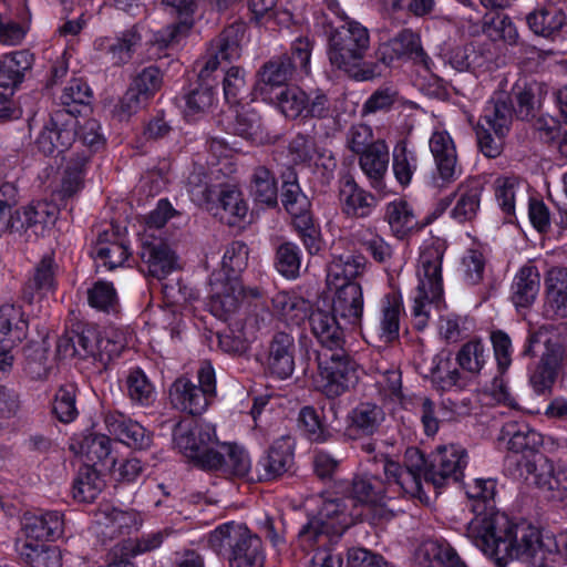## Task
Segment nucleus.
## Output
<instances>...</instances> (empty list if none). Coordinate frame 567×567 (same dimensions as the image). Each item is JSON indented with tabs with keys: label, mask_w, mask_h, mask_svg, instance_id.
Wrapping results in <instances>:
<instances>
[{
	"label": "nucleus",
	"mask_w": 567,
	"mask_h": 567,
	"mask_svg": "<svg viewBox=\"0 0 567 567\" xmlns=\"http://www.w3.org/2000/svg\"><path fill=\"white\" fill-rule=\"evenodd\" d=\"M381 463L385 482L372 474L357 476L352 483V495L347 496L373 523L389 520L393 516V511L385 505V498L395 494L421 497L422 492L420 468L424 464V456L417 449L406 450L404 467L391 458H384Z\"/></svg>",
	"instance_id": "nucleus-1"
},
{
	"label": "nucleus",
	"mask_w": 567,
	"mask_h": 567,
	"mask_svg": "<svg viewBox=\"0 0 567 567\" xmlns=\"http://www.w3.org/2000/svg\"><path fill=\"white\" fill-rule=\"evenodd\" d=\"M466 535L497 567L514 559H529L545 546L538 527L527 522L513 523L505 513L493 509L476 514Z\"/></svg>",
	"instance_id": "nucleus-2"
},
{
	"label": "nucleus",
	"mask_w": 567,
	"mask_h": 567,
	"mask_svg": "<svg viewBox=\"0 0 567 567\" xmlns=\"http://www.w3.org/2000/svg\"><path fill=\"white\" fill-rule=\"evenodd\" d=\"M444 254L445 245L440 239L424 241L421 246L416 266L417 286L411 306L413 324L417 330H423L427 326L431 311L439 310L443 303Z\"/></svg>",
	"instance_id": "nucleus-3"
},
{
	"label": "nucleus",
	"mask_w": 567,
	"mask_h": 567,
	"mask_svg": "<svg viewBox=\"0 0 567 567\" xmlns=\"http://www.w3.org/2000/svg\"><path fill=\"white\" fill-rule=\"evenodd\" d=\"M317 514L298 533V543L303 550H310L316 544L323 545L326 537H340L363 516L362 511L353 505V499L332 494L316 497Z\"/></svg>",
	"instance_id": "nucleus-4"
},
{
	"label": "nucleus",
	"mask_w": 567,
	"mask_h": 567,
	"mask_svg": "<svg viewBox=\"0 0 567 567\" xmlns=\"http://www.w3.org/2000/svg\"><path fill=\"white\" fill-rule=\"evenodd\" d=\"M343 24L331 34L328 55L330 63L357 81L373 78V70L364 63L370 47L368 29L342 13Z\"/></svg>",
	"instance_id": "nucleus-5"
},
{
	"label": "nucleus",
	"mask_w": 567,
	"mask_h": 567,
	"mask_svg": "<svg viewBox=\"0 0 567 567\" xmlns=\"http://www.w3.org/2000/svg\"><path fill=\"white\" fill-rule=\"evenodd\" d=\"M248 248L244 243L234 241L227 246L221 259V272L210 281L212 293L208 302L213 316L229 320L244 297L239 274L246 268Z\"/></svg>",
	"instance_id": "nucleus-6"
},
{
	"label": "nucleus",
	"mask_w": 567,
	"mask_h": 567,
	"mask_svg": "<svg viewBox=\"0 0 567 567\" xmlns=\"http://www.w3.org/2000/svg\"><path fill=\"white\" fill-rule=\"evenodd\" d=\"M207 544L216 554L228 557L229 567H264L261 539L243 524L219 525L207 535Z\"/></svg>",
	"instance_id": "nucleus-7"
},
{
	"label": "nucleus",
	"mask_w": 567,
	"mask_h": 567,
	"mask_svg": "<svg viewBox=\"0 0 567 567\" xmlns=\"http://www.w3.org/2000/svg\"><path fill=\"white\" fill-rule=\"evenodd\" d=\"M561 333L550 327L529 328V337L525 354L540 353L539 363L529 372V384L537 394L549 391L556 380L557 368L567 350V328L565 337L560 339Z\"/></svg>",
	"instance_id": "nucleus-8"
},
{
	"label": "nucleus",
	"mask_w": 567,
	"mask_h": 567,
	"mask_svg": "<svg viewBox=\"0 0 567 567\" xmlns=\"http://www.w3.org/2000/svg\"><path fill=\"white\" fill-rule=\"evenodd\" d=\"M312 44L308 38L297 39L291 48V56L270 59L257 73L254 93L265 102H274V91L291 80L295 71L309 73Z\"/></svg>",
	"instance_id": "nucleus-9"
},
{
	"label": "nucleus",
	"mask_w": 567,
	"mask_h": 567,
	"mask_svg": "<svg viewBox=\"0 0 567 567\" xmlns=\"http://www.w3.org/2000/svg\"><path fill=\"white\" fill-rule=\"evenodd\" d=\"M127 346L124 333L117 329H110L103 334L95 327H86L75 339H61L58 350L64 357L78 355L80 358H92L93 362H99L106 367L112 360L120 357Z\"/></svg>",
	"instance_id": "nucleus-10"
},
{
	"label": "nucleus",
	"mask_w": 567,
	"mask_h": 567,
	"mask_svg": "<svg viewBox=\"0 0 567 567\" xmlns=\"http://www.w3.org/2000/svg\"><path fill=\"white\" fill-rule=\"evenodd\" d=\"M358 380V364L343 349L331 352L319 351L316 383L318 389L327 396L341 395L353 388Z\"/></svg>",
	"instance_id": "nucleus-11"
},
{
	"label": "nucleus",
	"mask_w": 567,
	"mask_h": 567,
	"mask_svg": "<svg viewBox=\"0 0 567 567\" xmlns=\"http://www.w3.org/2000/svg\"><path fill=\"white\" fill-rule=\"evenodd\" d=\"M468 456L464 447L457 444H449L437 447L433 454L431 463H426L420 468V482L423 487L422 478L426 485L434 488H441L450 481H458L467 465ZM424 492H421L420 499H423Z\"/></svg>",
	"instance_id": "nucleus-12"
},
{
	"label": "nucleus",
	"mask_w": 567,
	"mask_h": 567,
	"mask_svg": "<svg viewBox=\"0 0 567 567\" xmlns=\"http://www.w3.org/2000/svg\"><path fill=\"white\" fill-rule=\"evenodd\" d=\"M215 439V426L196 420H183L173 431L175 447L203 470L204 461L208 460L214 450Z\"/></svg>",
	"instance_id": "nucleus-13"
},
{
	"label": "nucleus",
	"mask_w": 567,
	"mask_h": 567,
	"mask_svg": "<svg viewBox=\"0 0 567 567\" xmlns=\"http://www.w3.org/2000/svg\"><path fill=\"white\" fill-rule=\"evenodd\" d=\"M79 122L72 110L55 111L35 140L39 152L45 156H59L75 141Z\"/></svg>",
	"instance_id": "nucleus-14"
},
{
	"label": "nucleus",
	"mask_w": 567,
	"mask_h": 567,
	"mask_svg": "<svg viewBox=\"0 0 567 567\" xmlns=\"http://www.w3.org/2000/svg\"><path fill=\"white\" fill-rule=\"evenodd\" d=\"M429 148L436 168L435 184L444 187L455 182L462 175V167L458 164L455 142L441 124L433 127Z\"/></svg>",
	"instance_id": "nucleus-15"
},
{
	"label": "nucleus",
	"mask_w": 567,
	"mask_h": 567,
	"mask_svg": "<svg viewBox=\"0 0 567 567\" xmlns=\"http://www.w3.org/2000/svg\"><path fill=\"white\" fill-rule=\"evenodd\" d=\"M377 55L379 61L388 66L413 60L416 63H421L426 70H431V60L423 51L420 37L408 29L381 42L378 47Z\"/></svg>",
	"instance_id": "nucleus-16"
},
{
	"label": "nucleus",
	"mask_w": 567,
	"mask_h": 567,
	"mask_svg": "<svg viewBox=\"0 0 567 567\" xmlns=\"http://www.w3.org/2000/svg\"><path fill=\"white\" fill-rule=\"evenodd\" d=\"M27 329L28 321L19 306L4 303L0 307V373L11 369V349L25 338Z\"/></svg>",
	"instance_id": "nucleus-17"
},
{
	"label": "nucleus",
	"mask_w": 567,
	"mask_h": 567,
	"mask_svg": "<svg viewBox=\"0 0 567 567\" xmlns=\"http://www.w3.org/2000/svg\"><path fill=\"white\" fill-rule=\"evenodd\" d=\"M289 151L296 163L308 165L324 181L332 176L337 167L332 152L318 146L310 137L303 135L296 136L289 144Z\"/></svg>",
	"instance_id": "nucleus-18"
},
{
	"label": "nucleus",
	"mask_w": 567,
	"mask_h": 567,
	"mask_svg": "<svg viewBox=\"0 0 567 567\" xmlns=\"http://www.w3.org/2000/svg\"><path fill=\"white\" fill-rule=\"evenodd\" d=\"M143 516L135 509H124L112 504L101 505L95 513L96 533L104 538H114L138 529Z\"/></svg>",
	"instance_id": "nucleus-19"
},
{
	"label": "nucleus",
	"mask_w": 567,
	"mask_h": 567,
	"mask_svg": "<svg viewBox=\"0 0 567 567\" xmlns=\"http://www.w3.org/2000/svg\"><path fill=\"white\" fill-rule=\"evenodd\" d=\"M21 534L24 540H56L64 534V517L58 511L27 512L21 517Z\"/></svg>",
	"instance_id": "nucleus-20"
},
{
	"label": "nucleus",
	"mask_w": 567,
	"mask_h": 567,
	"mask_svg": "<svg viewBox=\"0 0 567 567\" xmlns=\"http://www.w3.org/2000/svg\"><path fill=\"white\" fill-rule=\"evenodd\" d=\"M330 308L343 322L344 327L349 329L360 327L364 309L361 285L358 282L341 284L334 293Z\"/></svg>",
	"instance_id": "nucleus-21"
},
{
	"label": "nucleus",
	"mask_w": 567,
	"mask_h": 567,
	"mask_svg": "<svg viewBox=\"0 0 567 567\" xmlns=\"http://www.w3.org/2000/svg\"><path fill=\"white\" fill-rule=\"evenodd\" d=\"M311 330L318 341L321 343L320 351H336L343 349L344 343V327L343 322L329 309L317 307L309 316Z\"/></svg>",
	"instance_id": "nucleus-22"
},
{
	"label": "nucleus",
	"mask_w": 567,
	"mask_h": 567,
	"mask_svg": "<svg viewBox=\"0 0 567 567\" xmlns=\"http://www.w3.org/2000/svg\"><path fill=\"white\" fill-rule=\"evenodd\" d=\"M535 472V484L550 493V497L557 501L567 498V465L560 461L554 462L546 457H539L535 464L528 465V471Z\"/></svg>",
	"instance_id": "nucleus-23"
},
{
	"label": "nucleus",
	"mask_w": 567,
	"mask_h": 567,
	"mask_svg": "<svg viewBox=\"0 0 567 567\" xmlns=\"http://www.w3.org/2000/svg\"><path fill=\"white\" fill-rule=\"evenodd\" d=\"M167 535L165 530H156L141 538L116 544L111 550L110 561L104 567H135L131 558L159 548Z\"/></svg>",
	"instance_id": "nucleus-24"
},
{
	"label": "nucleus",
	"mask_w": 567,
	"mask_h": 567,
	"mask_svg": "<svg viewBox=\"0 0 567 567\" xmlns=\"http://www.w3.org/2000/svg\"><path fill=\"white\" fill-rule=\"evenodd\" d=\"M251 468L248 452L237 445L223 444L213 450L208 460L204 461V470L220 472L224 475L245 476Z\"/></svg>",
	"instance_id": "nucleus-25"
},
{
	"label": "nucleus",
	"mask_w": 567,
	"mask_h": 567,
	"mask_svg": "<svg viewBox=\"0 0 567 567\" xmlns=\"http://www.w3.org/2000/svg\"><path fill=\"white\" fill-rule=\"evenodd\" d=\"M198 0H165L169 8L171 14H176L179 22L169 25L154 34V42L159 48H167L178 42L182 37L192 28L194 19L193 14L197 7Z\"/></svg>",
	"instance_id": "nucleus-26"
},
{
	"label": "nucleus",
	"mask_w": 567,
	"mask_h": 567,
	"mask_svg": "<svg viewBox=\"0 0 567 567\" xmlns=\"http://www.w3.org/2000/svg\"><path fill=\"white\" fill-rule=\"evenodd\" d=\"M104 422L110 434L130 447L144 450L152 443L151 433L144 426L120 412L107 413Z\"/></svg>",
	"instance_id": "nucleus-27"
},
{
	"label": "nucleus",
	"mask_w": 567,
	"mask_h": 567,
	"mask_svg": "<svg viewBox=\"0 0 567 567\" xmlns=\"http://www.w3.org/2000/svg\"><path fill=\"white\" fill-rule=\"evenodd\" d=\"M258 324L255 317L237 318L229 322L228 330L218 334L220 349L230 354H244L256 339Z\"/></svg>",
	"instance_id": "nucleus-28"
},
{
	"label": "nucleus",
	"mask_w": 567,
	"mask_h": 567,
	"mask_svg": "<svg viewBox=\"0 0 567 567\" xmlns=\"http://www.w3.org/2000/svg\"><path fill=\"white\" fill-rule=\"evenodd\" d=\"M295 340L286 332L274 336L267 357L268 371L280 380L288 379L295 371Z\"/></svg>",
	"instance_id": "nucleus-29"
},
{
	"label": "nucleus",
	"mask_w": 567,
	"mask_h": 567,
	"mask_svg": "<svg viewBox=\"0 0 567 567\" xmlns=\"http://www.w3.org/2000/svg\"><path fill=\"white\" fill-rule=\"evenodd\" d=\"M72 443L71 449L83 456L89 462L100 464L102 467L109 470L114 468L117 464V456L115 446L117 443H113L111 439L105 434L89 433L82 437L78 443Z\"/></svg>",
	"instance_id": "nucleus-30"
},
{
	"label": "nucleus",
	"mask_w": 567,
	"mask_h": 567,
	"mask_svg": "<svg viewBox=\"0 0 567 567\" xmlns=\"http://www.w3.org/2000/svg\"><path fill=\"white\" fill-rule=\"evenodd\" d=\"M240 27L227 28L216 41L215 48L200 71L199 79L204 81L210 72L215 71L224 62L230 63L239 59L241 54Z\"/></svg>",
	"instance_id": "nucleus-31"
},
{
	"label": "nucleus",
	"mask_w": 567,
	"mask_h": 567,
	"mask_svg": "<svg viewBox=\"0 0 567 567\" xmlns=\"http://www.w3.org/2000/svg\"><path fill=\"white\" fill-rule=\"evenodd\" d=\"M529 30L543 38H555L566 22L564 10L553 2L537 6L526 16Z\"/></svg>",
	"instance_id": "nucleus-32"
},
{
	"label": "nucleus",
	"mask_w": 567,
	"mask_h": 567,
	"mask_svg": "<svg viewBox=\"0 0 567 567\" xmlns=\"http://www.w3.org/2000/svg\"><path fill=\"white\" fill-rule=\"evenodd\" d=\"M293 460V444L289 436H281L270 446L267 455L260 458V477L276 478L288 471Z\"/></svg>",
	"instance_id": "nucleus-33"
},
{
	"label": "nucleus",
	"mask_w": 567,
	"mask_h": 567,
	"mask_svg": "<svg viewBox=\"0 0 567 567\" xmlns=\"http://www.w3.org/2000/svg\"><path fill=\"white\" fill-rule=\"evenodd\" d=\"M498 441L506 442L515 453L536 452L544 444V436L524 422H508L501 431Z\"/></svg>",
	"instance_id": "nucleus-34"
},
{
	"label": "nucleus",
	"mask_w": 567,
	"mask_h": 567,
	"mask_svg": "<svg viewBox=\"0 0 567 567\" xmlns=\"http://www.w3.org/2000/svg\"><path fill=\"white\" fill-rule=\"evenodd\" d=\"M142 40L138 27H133L115 38H100L95 41V48L104 51L110 61L115 65L127 63L136 47Z\"/></svg>",
	"instance_id": "nucleus-35"
},
{
	"label": "nucleus",
	"mask_w": 567,
	"mask_h": 567,
	"mask_svg": "<svg viewBox=\"0 0 567 567\" xmlns=\"http://www.w3.org/2000/svg\"><path fill=\"white\" fill-rule=\"evenodd\" d=\"M209 398L200 388L184 378L177 379L169 390L173 406L189 414L203 413L208 405Z\"/></svg>",
	"instance_id": "nucleus-36"
},
{
	"label": "nucleus",
	"mask_w": 567,
	"mask_h": 567,
	"mask_svg": "<svg viewBox=\"0 0 567 567\" xmlns=\"http://www.w3.org/2000/svg\"><path fill=\"white\" fill-rule=\"evenodd\" d=\"M540 288V275L535 265L528 262L516 272L512 282V301L516 308H527L536 300Z\"/></svg>",
	"instance_id": "nucleus-37"
},
{
	"label": "nucleus",
	"mask_w": 567,
	"mask_h": 567,
	"mask_svg": "<svg viewBox=\"0 0 567 567\" xmlns=\"http://www.w3.org/2000/svg\"><path fill=\"white\" fill-rule=\"evenodd\" d=\"M483 185L475 179L462 183L455 192L454 206L451 209V217L458 221H470L476 217L481 207Z\"/></svg>",
	"instance_id": "nucleus-38"
},
{
	"label": "nucleus",
	"mask_w": 567,
	"mask_h": 567,
	"mask_svg": "<svg viewBox=\"0 0 567 567\" xmlns=\"http://www.w3.org/2000/svg\"><path fill=\"white\" fill-rule=\"evenodd\" d=\"M368 260L362 255L344 252L333 255L328 266L327 280L330 285H338L339 281L357 282L367 269Z\"/></svg>",
	"instance_id": "nucleus-39"
},
{
	"label": "nucleus",
	"mask_w": 567,
	"mask_h": 567,
	"mask_svg": "<svg viewBox=\"0 0 567 567\" xmlns=\"http://www.w3.org/2000/svg\"><path fill=\"white\" fill-rule=\"evenodd\" d=\"M384 218L393 236L399 239L405 238L419 228L412 205L403 198H395L385 205Z\"/></svg>",
	"instance_id": "nucleus-40"
},
{
	"label": "nucleus",
	"mask_w": 567,
	"mask_h": 567,
	"mask_svg": "<svg viewBox=\"0 0 567 567\" xmlns=\"http://www.w3.org/2000/svg\"><path fill=\"white\" fill-rule=\"evenodd\" d=\"M271 303L274 315L289 326H300L308 318V301L295 292L279 291Z\"/></svg>",
	"instance_id": "nucleus-41"
},
{
	"label": "nucleus",
	"mask_w": 567,
	"mask_h": 567,
	"mask_svg": "<svg viewBox=\"0 0 567 567\" xmlns=\"http://www.w3.org/2000/svg\"><path fill=\"white\" fill-rule=\"evenodd\" d=\"M32 55L25 51H13L0 59V87L14 91L31 69Z\"/></svg>",
	"instance_id": "nucleus-42"
},
{
	"label": "nucleus",
	"mask_w": 567,
	"mask_h": 567,
	"mask_svg": "<svg viewBox=\"0 0 567 567\" xmlns=\"http://www.w3.org/2000/svg\"><path fill=\"white\" fill-rule=\"evenodd\" d=\"M141 256L147 264L150 275L158 280L177 269L176 256L165 244L144 240Z\"/></svg>",
	"instance_id": "nucleus-43"
},
{
	"label": "nucleus",
	"mask_w": 567,
	"mask_h": 567,
	"mask_svg": "<svg viewBox=\"0 0 567 567\" xmlns=\"http://www.w3.org/2000/svg\"><path fill=\"white\" fill-rule=\"evenodd\" d=\"M340 204L347 216L363 218L372 213L375 199L352 179H347L340 187Z\"/></svg>",
	"instance_id": "nucleus-44"
},
{
	"label": "nucleus",
	"mask_w": 567,
	"mask_h": 567,
	"mask_svg": "<svg viewBox=\"0 0 567 567\" xmlns=\"http://www.w3.org/2000/svg\"><path fill=\"white\" fill-rule=\"evenodd\" d=\"M58 215L56 206L48 202H37L24 206L16 212V220L12 228L28 229L34 227V234L38 228L44 229L52 225Z\"/></svg>",
	"instance_id": "nucleus-45"
},
{
	"label": "nucleus",
	"mask_w": 567,
	"mask_h": 567,
	"mask_svg": "<svg viewBox=\"0 0 567 567\" xmlns=\"http://www.w3.org/2000/svg\"><path fill=\"white\" fill-rule=\"evenodd\" d=\"M419 168V157L414 146L406 140L399 141L392 152V172L398 184L405 188Z\"/></svg>",
	"instance_id": "nucleus-46"
},
{
	"label": "nucleus",
	"mask_w": 567,
	"mask_h": 567,
	"mask_svg": "<svg viewBox=\"0 0 567 567\" xmlns=\"http://www.w3.org/2000/svg\"><path fill=\"white\" fill-rule=\"evenodd\" d=\"M389 147L384 140H377L360 154V166L369 177L374 188L382 184V178L388 172Z\"/></svg>",
	"instance_id": "nucleus-47"
},
{
	"label": "nucleus",
	"mask_w": 567,
	"mask_h": 567,
	"mask_svg": "<svg viewBox=\"0 0 567 567\" xmlns=\"http://www.w3.org/2000/svg\"><path fill=\"white\" fill-rule=\"evenodd\" d=\"M226 128L254 142L261 141V123L258 114L246 105L230 107Z\"/></svg>",
	"instance_id": "nucleus-48"
},
{
	"label": "nucleus",
	"mask_w": 567,
	"mask_h": 567,
	"mask_svg": "<svg viewBox=\"0 0 567 567\" xmlns=\"http://www.w3.org/2000/svg\"><path fill=\"white\" fill-rule=\"evenodd\" d=\"M403 299L398 292H390L381 301L379 336L384 342H391L399 336L400 316Z\"/></svg>",
	"instance_id": "nucleus-49"
},
{
	"label": "nucleus",
	"mask_w": 567,
	"mask_h": 567,
	"mask_svg": "<svg viewBox=\"0 0 567 567\" xmlns=\"http://www.w3.org/2000/svg\"><path fill=\"white\" fill-rule=\"evenodd\" d=\"M17 551L24 564L30 567H60L61 551L58 547L33 544L19 538Z\"/></svg>",
	"instance_id": "nucleus-50"
},
{
	"label": "nucleus",
	"mask_w": 567,
	"mask_h": 567,
	"mask_svg": "<svg viewBox=\"0 0 567 567\" xmlns=\"http://www.w3.org/2000/svg\"><path fill=\"white\" fill-rule=\"evenodd\" d=\"M512 123V109L502 96L492 97L484 106L477 126L492 130L498 135H506Z\"/></svg>",
	"instance_id": "nucleus-51"
},
{
	"label": "nucleus",
	"mask_w": 567,
	"mask_h": 567,
	"mask_svg": "<svg viewBox=\"0 0 567 567\" xmlns=\"http://www.w3.org/2000/svg\"><path fill=\"white\" fill-rule=\"evenodd\" d=\"M486 268V256L481 245L474 244L461 255L457 274L467 285H477L483 280Z\"/></svg>",
	"instance_id": "nucleus-52"
},
{
	"label": "nucleus",
	"mask_w": 567,
	"mask_h": 567,
	"mask_svg": "<svg viewBox=\"0 0 567 567\" xmlns=\"http://www.w3.org/2000/svg\"><path fill=\"white\" fill-rule=\"evenodd\" d=\"M513 96L516 102L515 112L517 116L528 118L540 105L543 86L536 81L519 79L513 87Z\"/></svg>",
	"instance_id": "nucleus-53"
},
{
	"label": "nucleus",
	"mask_w": 567,
	"mask_h": 567,
	"mask_svg": "<svg viewBox=\"0 0 567 567\" xmlns=\"http://www.w3.org/2000/svg\"><path fill=\"white\" fill-rule=\"evenodd\" d=\"M219 205L223 209L221 219L230 226H237L248 214V204L239 188L225 185L219 192Z\"/></svg>",
	"instance_id": "nucleus-54"
},
{
	"label": "nucleus",
	"mask_w": 567,
	"mask_h": 567,
	"mask_svg": "<svg viewBox=\"0 0 567 567\" xmlns=\"http://www.w3.org/2000/svg\"><path fill=\"white\" fill-rule=\"evenodd\" d=\"M349 419L352 429L361 434L371 435L379 430L385 413L375 403L362 402L351 411Z\"/></svg>",
	"instance_id": "nucleus-55"
},
{
	"label": "nucleus",
	"mask_w": 567,
	"mask_h": 567,
	"mask_svg": "<svg viewBox=\"0 0 567 567\" xmlns=\"http://www.w3.org/2000/svg\"><path fill=\"white\" fill-rule=\"evenodd\" d=\"M104 487V481L94 466L80 468L73 485V497L83 503L93 502Z\"/></svg>",
	"instance_id": "nucleus-56"
},
{
	"label": "nucleus",
	"mask_w": 567,
	"mask_h": 567,
	"mask_svg": "<svg viewBox=\"0 0 567 567\" xmlns=\"http://www.w3.org/2000/svg\"><path fill=\"white\" fill-rule=\"evenodd\" d=\"M250 194L254 200L267 207L277 205L278 187L271 172L265 167L255 169L250 184Z\"/></svg>",
	"instance_id": "nucleus-57"
},
{
	"label": "nucleus",
	"mask_w": 567,
	"mask_h": 567,
	"mask_svg": "<svg viewBox=\"0 0 567 567\" xmlns=\"http://www.w3.org/2000/svg\"><path fill=\"white\" fill-rule=\"evenodd\" d=\"M125 391L127 396L142 406L151 405L156 398L154 385L145 372L140 369H131L125 379Z\"/></svg>",
	"instance_id": "nucleus-58"
},
{
	"label": "nucleus",
	"mask_w": 567,
	"mask_h": 567,
	"mask_svg": "<svg viewBox=\"0 0 567 567\" xmlns=\"http://www.w3.org/2000/svg\"><path fill=\"white\" fill-rule=\"evenodd\" d=\"M308 92L299 86H286L279 93L274 95V102L277 109L287 118L303 117Z\"/></svg>",
	"instance_id": "nucleus-59"
},
{
	"label": "nucleus",
	"mask_w": 567,
	"mask_h": 567,
	"mask_svg": "<svg viewBox=\"0 0 567 567\" xmlns=\"http://www.w3.org/2000/svg\"><path fill=\"white\" fill-rule=\"evenodd\" d=\"M281 200L286 210L299 221L309 217L308 210L310 203L307 196L301 192L300 186L296 181V176L290 173L289 178L284 182Z\"/></svg>",
	"instance_id": "nucleus-60"
},
{
	"label": "nucleus",
	"mask_w": 567,
	"mask_h": 567,
	"mask_svg": "<svg viewBox=\"0 0 567 567\" xmlns=\"http://www.w3.org/2000/svg\"><path fill=\"white\" fill-rule=\"evenodd\" d=\"M107 234L101 235L93 249L92 255L97 262L112 270L122 266L128 258V248L123 243L107 241Z\"/></svg>",
	"instance_id": "nucleus-61"
},
{
	"label": "nucleus",
	"mask_w": 567,
	"mask_h": 567,
	"mask_svg": "<svg viewBox=\"0 0 567 567\" xmlns=\"http://www.w3.org/2000/svg\"><path fill=\"white\" fill-rule=\"evenodd\" d=\"M483 32L493 41H503L508 45H517L519 33L514 21L507 14H496L485 18Z\"/></svg>",
	"instance_id": "nucleus-62"
},
{
	"label": "nucleus",
	"mask_w": 567,
	"mask_h": 567,
	"mask_svg": "<svg viewBox=\"0 0 567 567\" xmlns=\"http://www.w3.org/2000/svg\"><path fill=\"white\" fill-rule=\"evenodd\" d=\"M430 372L433 383L443 391L455 386L460 379L457 370L452 368L451 355L447 351H441L433 357Z\"/></svg>",
	"instance_id": "nucleus-63"
},
{
	"label": "nucleus",
	"mask_w": 567,
	"mask_h": 567,
	"mask_svg": "<svg viewBox=\"0 0 567 567\" xmlns=\"http://www.w3.org/2000/svg\"><path fill=\"white\" fill-rule=\"evenodd\" d=\"M216 102V93L207 83H199L185 95V116L195 118L197 115L209 111Z\"/></svg>",
	"instance_id": "nucleus-64"
}]
</instances>
